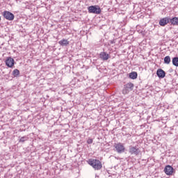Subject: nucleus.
Masks as SVG:
<instances>
[{
	"mask_svg": "<svg viewBox=\"0 0 178 178\" xmlns=\"http://www.w3.org/2000/svg\"><path fill=\"white\" fill-rule=\"evenodd\" d=\"M88 165L92 166L95 170H101L102 169V163L98 159H89L87 161Z\"/></svg>",
	"mask_w": 178,
	"mask_h": 178,
	"instance_id": "f257e3e1",
	"label": "nucleus"
},
{
	"mask_svg": "<svg viewBox=\"0 0 178 178\" xmlns=\"http://www.w3.org/2000/svg\"><path fill=\"white\" fill-rule=\"evenodd\" d=\"M89 13H94L95 15H99L101 13V8L98 6H90L88 8Z\"/></svg>",
	"mask_w": 178,
	"mask_h": 178,
	"instance_id": "f03ea898",
	"label": "nucleus"
},
{
	"mask_svg": "<svg viewBox=\"0 0 178 178\" xmlns=\"http://www.w3.org/2000/svg\"><path fill=\"white\" fill-rule=\"evenodd\" d=\"M133 88H134V84L131 83H127L124 86V88L122 90V94L124 95L129 94L130 91H133Z\"/></svg>",
	"mask_w": 178,
	"mask_h": 178,
	"instance_id": "7ed1b4c3",
	"label": "nucleus"
},
{
	"mask_svg": "<svg viewBox=\"0 0 178 178\" xmlns=\"http://www.w3.org/2000/svg\"><path fill=\"white\" fill-rule=\"evenodd\" d=\"M129 152L131 155H136L137 156V155L140 154V149L137 147V146L130 145Z\"/></svg>",
	"mask_w": 178,
	"mask_h": 178,
	"instance_id": "20e7f679",
	"label": "nucleus"
},
{
	"mask_svg": "<svg viewBox=\"0 0 178 178\" xmlns=\"http://www.w3.org/2000/svg\"><path fill=\"white\" fill-rule=\"evenodd\" d=\"M114 147L116 149V152L118 154H122L123 152H124L126 148L124 147V145H122V143H115Z\"/></svg>",
	"mask_w": 178,
	"mask_h": 178,
	"instance_id": "39448f33",
	"label": "nucleus"
},
{
	"mask_svg": "<svg viewBox=\"0 0 178 178\" xmlns=\"http://www.w3.org/2000/svg\"><path fill=\"white\" fill-rule=\"evenodd\" d=\"M3 16L6 20L12 21L15 19V15L9 11L3 12Z\"/></svg>",
	"mask_w": 178,
	"mask_h": 178,
	"instance_id": "423d86ee",
	"label": "nucleus"
},
{
	"mask_svg": "<svg viewBox=\"0 0 178 178\" xmlns=\"http://www.w3.org/2000/svg\"><path fill=\"white\" fill-rule=\"evenodd\" d=\"M6 65L8 66V67H13L15 65V60L12 58V57H8L6 60Z\"/></svg>",
	"mask_w": 178,
	"mask_h": 178,
	"instance_id": "0eeeda50",
	"label": "nucleus"
},
{
	"mask_svg": "<svg viewBox=\"0 0 178 178\" xmlns=\"http://www.w3.org/2000/svg\"><path fill=\"white\" fill-rule=\"evenodd\" d=\"M164 172L168 176L173 175V167L171 165H166L164 168Z\"/></svg>",
	"mask_w": 178,
	"mask_h": 178,
	"instance_id": "6e6552de",
	"label": "nucleus"
},
{
	"mask_svg": "<svg viewBox=\"0 0 178 178\" xmlns=\"http://www.w3.org/2000/svg\"><path fill=\"white\" fill-rule=\"evenodd\" d=\"M170 21V18L168 17H166L160 19L159 24L160 26H166V24H168V23H169Z\"/></svg>",
	"mask_w": 178,
	"mask_h": 178,
	"instance_id": "1a4fd4ad",
	"label": "nucleus"
},
{
	"mask_svg": "<svg viewBox=\"0 0 178 178\" xmlns=\"http://www.w3.org/2000/svg\"><path fill=\"white\" fill-rule=\"evenodd\" d=\"M156 75L158 76L159 79H164L165 76H166V72L163 71L162 69H159L156 71Z\"/></svg>",
	"mask_w": 178,
	"mask_h": 178,
	"instance_id": "9d476101",
	"label": "nucleus"
},
{
	"mask_svg": "<svg viewBox=\"0 0 178 178\" xmlns=\"http://www.w3.org/2000/svg\"><path fill=\"white\" fill-rule=\"evenodd\" d=\"M100 58L102 60H108L109 59V54H106V52H101Z\"/></svg>",
	"mask_w": 178,
	"mask_h": 178,
	"instance_id": "9b49d317",
	"label": "nucleus"
},
{
	"mask_svg": "<svg viewBox=\"0 0 178 178\" xmlns=\"http://www.w3.org/2000/svg\"><path fill=\"white\" fill-rule=\"evenodd\" d=\"M170 23L172 24V26H178V18L175 17L173 18H170Z\"/></svg>",
	"mask_w": 178,
	"mask_h": 178,
	"instance_id": "f8f14e48",
	"label": "nucleus"
},
{
	"mask_svg": "<svg viewBox=\"0 0 178 178\" xmlns=\"http://www.w3.org/2000/svg\"><path fill=\"white\" fill-rule=\"evenodd\" d=\"M58 44L62 47H67V45H69V41L67 40L63 39L58 42Z\"/></svg>",
	"mask_w": 178,
	"mask_h": 178,
	"instance_id": "ddd939ff",
	"label": "nucleus"
},
{
	"mask_svg": "<svg viewBox=\"0 0 178 178\" xmlns=\"http://www.w3.org/2000/svg\"><path fill=\"white\" fill-rule=\"evenodd\" d=\"M137 72H132L129 74V78L131 79L132 80H136L137 79Z\"/></svg>",
	"mask_w": 178,
	"mask_h": 178,
	"instance_id": "4468645a",
	"label": "nucleus"
},
{
	"mask_svg": "<svg viewBox=\"0 0 178 178\" xmlns=\"http://www.w3.org/2000/svg\"><path fill=\"white\" fill-rule=\"evenodd\" d=\"M172 65L178 67V57L172 58Z\"/></svg>",
	"mask_w": 178,
	"mask_h": 178,
	"instance_id": "2eb2a0df",
	"label": "nucleus"
},
{
	"mask_svg": "<svg viewBox=\"0 0 178 178\" xmlns=\"http://www.w3.org/2000/svg\"><path fill=\"white\" fill-rule=\"evenodd\" d=\"M164 63H165L166 65H169V63H170V56H166L164 58Z\"/></svg>",
	"mask_w": 178,
	"mask_h": 178,
	"instance_id": "dca6fc26",
	"label": "nucleus"
},
{
	"mask_svg": "<svg viewBox=\"0 0 178 178\" xmlns=\"http://www.w3.org/2000/svg\"><path fill=\"white\" fill-rule=\"evenodd\" d=\"M19 74H20V71H19V70L15 69L13 70V76H14V77H17V76H19Z\"/></svg>",
	"mask_w": 178,
	"mask_h": 178,
	"instance_id": "f3484780",
	"label": "nucleus"
},
{
	"mask_svg": "<svg viewBox=\"0 0 178 178\" xmlns=\"http://www.w3.org/2000/svg\"><path fill=\"white\" fill-rule=\"evenodd\" d=\"M27 140H29V137H27V136L22 137L19 139V143H24V141H27Z\"/></svg>",
	"mask_w": 178,
	"mask_h": 178,
	"instance_id": "a211bd4d",
	"label": "nucleus"
},
{
	"mask_svg": "<svg viewBox=\"0 0 178 178\" xmlns=\"http://www.w3.org/2000/svg\"><path fill=\"white\" fill-rule=\"evenodd\" d=\"M92 139H91V138H89V139H88V140H87V143L88 144H92Z\"/></svg>",
	"mask_w": 178,
	"mask_h": 178,
	"instance_id": "6ab92c4d",
	"label": "nucleus"
},
{
	"mask_svg": "<svg viewBox=\"0 0 178 178\" xmlns=\"http://www.w3.org/2000/svg\"><path fill=\"white\" fill-rule=\"evenodd\" d=\"M0 20H1V17H0Z\"/></svg>",
	"mask_w": 178,
	"mask_h": 178,
	"instance_id": "aec40b11",
	"label": "nucleus"
}]
</instances>
